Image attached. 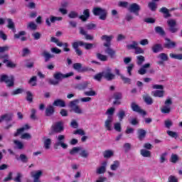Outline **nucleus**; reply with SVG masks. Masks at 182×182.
Listing matches in <instances>:
<instances>
[{
  "label": "nucleus",
  "mask_w": 182,
  "mask_h": 182,
  "mask_svg": "<svg viewBox=\"0 0 182 182\" xmlns=\"http://www.w3.org/2000/svg\"><path fill=\"white\" fill-rule=\"evenodd\" d=\"M79 16V14H77V12L76 11H72L69 13L68 14V17L70 18V19H75L76 18H78Z\"/></svg>",
  "instance_id": "48"
},
{
  "label": "nucleus",
  "mask_w": 182,
  "mask_h": 182,
  "mask_svg": "<svg viewBox=\"0 0 182 182\" xmlns=\"http://www.w3.org/2000/svg\"><path fill=\"white\" fill-rule=\"evenodd\" d=\"M14 144L17 146L19 150H22V149H23V144L20 141L15 140Z\"/></svg>",
  "instance_id": "64"
},
{
  "label": "nucleus",
  "mask_w": 182,
  "mask_h": 182,
  "mask_svg": "<svg viewBox=\"0 0 182 182\" xmlns=\"http://www.w3.org/2000/svg\"><path fill=\"white\" fill-rule=\"evenodd\" d=\"M0 83H5L7 87H13L15 86V77L14 75H8L6 74H1L0 75Z\"/></svg>",
  "instance_id": "2"
},
{
  "label": "nucleus",
  "mask_w": 182,
  "mask_h": 182,
  "mask_svg": "<svg viewBox=\"0 0 182 182\" xmlns=\"http://www.w3.org/2000/svg\"><path fill=\"white\" fill-rule=\"evenodd\" d=\"M148 6L149 8V9H151V11H152L153 12H154V11H156L157 9V4H156L154 2H149L148 4Z\"/></svg>",
  "instance_id": "49"
},
{
  "label": "nucleus",
  "mask_w": 182,
  "mask_h": 182,
  "mask_svg": "<svg viewBox=\"0 0 182 182\" xmlns=\"http://www.w3.org/2000/svg\"><path fill=\"white\" fill-rule=\"evenodd\" d=\"M73 68L75 70H77L79 73H85V72H91L93 70L91 68L82 66V63H75L73 64Z\"/></svg>",
  "instance_id": "5"
},
{
  "label": "nucleus",
  "mask_w": 182,
  "mask_h": 182,
  "mask_svg": "<svg viewBox=\"0 0 182 182\" xmlns=\"http://www.w3.org/2000/svg\"><path fill=\"white\" fill-rule=\"evenodd\" d=\"M80 151V147H73L70 151V154L71 156H73L76 154V153L79 152Z\"/></svg>",
  "instance_id": "60"
},
{
  "label": "nucleus",
  "mask_w": 182,
  "mask_h": 182,
  "mask_svg": "<svg viewBox=\"0 0 182 182\" xmlns=\"http://www.w3.org/2000/svg\"><path fill=\"white\" fill-rule=\"evenodd\" d=\"M26 95V101L32 103V102H33V95L32 94V92H31V91H27Z\"/></svg>",
  "instance_id": "44"
},
{
  "label": "nucleus",
  "mask_w": 182,
  "mask_h": 182,
  "mask_svg": "<svg viewBox=\"0 0 182 182\" xmlns=\"http://www.w3.org/2000/svg\"><path fill=\"white\" fill-rule=\"evenodd\" d=\"M107 166V161H103L102 166L97 169V174H104L106 173V167Z\"/></svg>",
  "instance_id": "24"
},
{
  "label": "nucleus",
  "mask_w": 182,
  "mask_h": 182,
  "mask_svg": "<svg viewBox=\"0 0 182 182\" xmlns=\"http://www.w3.org/2000/svg\"><path fill=\"white\" fill-rule=\"evenodd\" d=\"M114 129L116 130V132H118V133H120L122 132V124L119 122H117L114 124Z\"/></svg>",
  "instance_id": "55"
},
{
  "label": "nucleus",
  "mask_w": 182,
  "mask_h": 182,
  "mask_svg": "<svg viewBox=\"0 0 182 182\" xmlns=\"http://www.w3.org/2000/svg\"><path fill=\"white\" fill-rule=\"evenodd\" d=\"M92 14L95 16H100L99 19L101 21H106L107 18V10L101 7H95L92 9Z\"/></svg>",
  "instance_id": "3"
},
{
  "label": "nucleus",
  "mask_w": 182,
  "mask_h": 182,
  "mask_svg": "<svg viewBox=\"0 0 182 182\" xmlns=\"http://www.w3.org/2000/svg\"><path fill=\"white\" fill-rule=\"evenodd\" d=\"M87 87H89V82H81L76 85V89H78V90H86Z\"/></svg>",
  "instance_id": "29"
},
{
  "label": "nucleus",
  "mask_w": 182,
  "mask_h": 182,
  "mask_svg": "<svg viewBox=\"0 0 182 182\" xmlns=\"http://www.w3.org/2000/svg\"><path fill=\"white\" fill-rule=\"evenodd\" d=\"M165 43L164 44V48L166 49H173V48H176L177 46V44L176 42L172 41L170 38H165Z\"/></svg>",
  "instance_id": "15"
},
{
  "label": "nucleus",
  "mask_w": 182,
  "mask_h": 182,
  "mask_svg": "<svg viewBox=\"0 0 182 182\" xmlns=\"http://www.w3.org/2000/svg\"><path fill=\"white\" fill-rule=\"evenodd\" d=\"M164 124H165V127H166V129H170V127L171 126H173V122H171V120H170V119H166L164 122Z\"/></svg>",
  "instance_id": "63"
},
{
  "label": "nucleus",
  "mask_w": 182,
  "mask_h": 182,
  "mask_svg": "<svg viewBox=\"0 0 182 182\" xmlns=\"http://www.w3.org/2000/svg\"><path fill=\"white\" fill-rule=\"evenodd\" d=\"M104 77V73H100L94 76V80L97 82H102V79Z\"/></svg>",
  "instance_id": "43"
},
{
  "label": "nucleus",
  "mask_w": 182,
  "mask_h": 182,
  "mask_svg": "<svg viewBox=\"0 0 182 182\" xmlns=\"http://www.w3.org/2000/svg\"><path fill=\"white\" fill-rule=\"evenodd\" d=\"M96 57L99 60H101V62H107V55H103L100 53H97L96 54Z\"/></svg>",
  "instance_id": "34"
},
{
  "label": "nucleus",
  "mask_w": 182,
  "mask_h": 182,
  "mask_svg": "<svg viewBox=\"0 0 182 182\" xmlns=\"http://www.w3.org/2000/svg\"><path fill=\"white\" fill-rule=\"evenodd\" d=\"M113 38L114 36L112 35H104L101 36V41H104L105 42H106L103 44L105 48H110V46H112V41L113 40Z\"/></svg>",
  "instance_id": "13"
},
{
  "label": "nucleus",
  "mask_w": 182,
  "mask_h": 182,
  "mask_svg": "<svg viewBox=\"0 0 182 182\" xmlns=\"http://www.w3.org/2000/svg\"><path fill=\"white\" fill-rule=\"evenodd\" d=\"M120 77H121L122 80H123V82L124 84L130 85V83H132V80L130 78L124 77L123 75H121Z\"/></svg>",
  "instance_id": "51"
},
{
  "label": "nucleus",
  "mask_w": 182,
  "mask_h": 182,
  "mask_svg": "<svg viewBox=\"0 0 182 182\" xmlns=\"http://www.w3.org/2000/svg\"><path fill=\"white\" fill-rule=\"evenodd\" d=\"M23 92V89L22 88H17L16 90H14L11 92L12 96H16V95H21Z\"/></svg>",
  "instance_id": "59"
},
{
  "label": "nucleus",
  "mask_w": 182,
  "mask_h": 182,
  "mask_svg": "<svg viewBox=\"0 0 182 182\" xmlns=\"http://www.w3.org/2000/svg\"><path fill=\"white\" fill-rule=\"evenodd\" d=\"M177 161H178V156L177 154H173L171 156V162L176 164Z\"/></svg>",
  "instance_id": "58"
},
{
  "label": "nucleus",
  "mask_w": 182,
  "mask_h": 182,
  "mask_svg": "<svg viewBox=\"0 0 182 182\" xmlns=\"http://www.w3.org/2000/svg\"><path fill=\"white\" fill-rule=\"evenodd\" d=\"M53 106H55L57 107H66V102L63 100L57 99L53 102Z\"/></svg>",
  "instance_id": "18"
},
{
  "label": "nucleus",
  "mask_w": 182,
  "mask_h": 182,
  "mask_svg": "<svg viewBox=\"0 0 182 182\" xmlns=\"http://www.w3.org/2000/svg\"><path fill=\"white\" fill-rule=\"evenodd\" d=\"M166 133L170 137H172V139H177V137H178V134L176 132L167 131Z\"/></svg>",
  "instance_id": "47"
},
{
  "label": "nucleus",
  "mask_w": 182,
  "mask_h": 182,
  "mask_svg": "<svg viewBox=\"0 0 182 182\" xmlns=\"http://www.w3.org/2000/svg\"><path fill=\"white\" fill-rule=\"evenodd\" d=\"M169 56L172 59H177L178 60H182V54L170 53Z\"/></svg>",
  "instance_id": "46"
},
{
  "label": "nucleus",
  "mask_w": 182,
  "mask_h": 182,
  "mask_svg": "<svg viewBox=\"0 0 182 182\" xmlns=\"http://www.w3.org/2000/svg\"><path fill=\"white\" fill-rule=\"evenodd\" d=\"M79 31L80 35H82V36H85L87 41H93V36L87 34V32L85 31V28L83 27H79Z\"/></svg>",
  "instance_id": "17"
},
{
  "label": "nucleus",
  "mask_w": 182,
  "mask_h": 182,
  "mask_svg": "<svg viewBox=\"0 0 182 182\" xmlns=\"http://www.w3.org/2000/svg\"><path fill=\"white\" fill-rule=\"evenodd\" d=\"M164 105H165L161 109V112L164 114H168L170 112H171V107L170 106L173 105V101L171 100V98L166 99Z\"/></svg>",
  "instance_id": "6"
},
{
  "label": "nucleus",
  "mask_w": 182,
  "mask_h": 182,
  "mask_svg": "<svg viewBox=\"0 0 182 182\" xmlns=\"http://www.w3.org/2000/svg\"><path fill=\"white\" fill-rule=\"evenodd\" d=\"M112 122H113V117L108 116L107 119L105 120V127L109 132H110V130H112Z\"/></svg>",
  "instance_id": "19"
},
{
  "label": "nucleus",
  "mask_w": 182,
  "mask_h": 182,
  "mask_svg": "<svg viewBox=\"0 0 182 182\" xmlns=\"http://www.w3.org/2000/svg\"><path fill=\"white\" fill-rule=\"evenodd\" d=\"M117 116L119 122H122L123 119L126 117V112L123 109H120L117 113Z\"/></svg>",
  "instance_id": "33"
},
{
  "label": "nucleus",
  "mask_w": 182,
  "mask_h": 182,
  "mask_svg": "<svg viewBox=\"0 0 182 182\" xmlns=\"http://www.w3.org/2000/svg\"><path fill=\"white\" fill-rule=\"evenodd\" d=\"M6 68H10L11 69H15L16 68V64H15L12 60H9L6 63Z\"/></svg>",
  "instance_id": "53"
},
{
  "label": "nucleus",
  "mask_w": 182,
  "mask_h": 182,
  "mask_svg": "<svg viewBox=\"0 0 182 182\" xmlns=\"http://www.w3.org/2000/svg\"><path fill=\"white\" fill-rule=\"evenodd\" d=\"M54 114H55V107H53V105H49L46 109V116L47 117H49L50 116H53Z\"/></svg>",
  "instance_id": "25"
},
{
  "label": "nucleus",
  "mask_w": 182,
  "mask_h": 182,
  "mask_svg": "<svg viewBox=\"0 0 182 182\" xmlns=\"http://www.w3.org/2000/svg\"><path fill=\"white\" fill-rule=\"evenodd\" d=\"M155 32L158 33V35H160V36H166V31H164V29L161 26L155 27Z\"/></svg>",
  "instance_id": "32"
},
{
  "label": "nucleus",
  "mask_w": 182,
  "mask_h": 182,
  "mask_svg": "<svg viewBox=\"0 0 182 182\" xmlns=\"http://www.w3.org/2000/svg\"><path fill=\"white\" fill-rule=\"evenodd\" d=\"M84 94L85 95V96H96V95H97V93H96V91L92 90L85 92Z\"/></svg>",
  "instance_id": "62"
},
{
  "label": "nucleus",
  "mask_w": 182,
  "mask_h": 182,
  "mask_svg": "<svg viewBox=\"0 0 182 182\" xmlns=\"http://www.w3.org/2000/svg\"><path fill=\"white\" fill-rule=\"evenodd\" d=\"M42 56L44 57L45 62H49L50 59H53V58H55V55L50 54L49 52L44 50L42 53Z\"/></svg>",
  "instance_id": "28"
},
{
  "label": "nucleus",
  "mask_w": 182,
  "mask_h": 182,
  "mask_svg": "<svg viewBox=\"0 0 182 182\" xmlns=\"http://www.w3.org/2000/svg\"><path fill=\"white\" fill-rule=\"evenodd\" d=\"M26 32L25 31H21L17 34H14V39H19L21 36H25Z\"/></svg>",
  "instance_id": "54"
},
{
  "label": "nucleus",
  "mask_w": 182,
  "mask_h": 182,
  "mask_svg": "<svg viewBox=\"0 0 182 182\" xmlns=\"http://www.w3.org/2000/svg\"><path fill=\"white\" fill-rule=\"evenodd\" d=\"M143 100L148 105H153V98H151V97H150L148 94L143 95Z\"/></svg>",
  "instance_id": "31"
},
{
  "label": "nucleus",
  "mask_w": 182,
  "mask_h": 182,
  "mask_svg": "<svg viewBox=\"0 0 182 182\" xmlns=\"http://www.w3.org/2000/svg\"><path fill=\"white\" fill-rule=\"evenodd\" d=\"M36 82H37V77L33 76L28 81L29 85H31V86H36Z\"/></svg>",
  "instance_id": "52"
},
{
  "label": "nucleus",
  "mask_w": 182,
  "mask_h": 182,
  "mask_svg": "<svg viewBox=\"0 0 182 182\" xmlns=\"http://www.w3.org/2000/svg\"><path fill=\"white\" fill-rule=\"evenodd\" d=\"M152 52L154 53H159V52L163 50V46H161V44H154L152 48Z\"/></svg>",
  "instance_id": "30"
},
{
  "label": "nucleus",
  "mask_w": 182,
  "mask_h": 182,
  "mask_svg": "<svg viewBox=\"0 0 182 182\" xmlns=\"http://www.w3.org/2000/svg\"><path fill=\"white\" fill-rule=\"evenodd\" d=\"M129 11L131 14H134L136 16H139V12L141 11V7L137 3H132L129 7Z\"/></svg>",
  "instance_id": "9"
},
{
  "label": "nucleus",
  "mask_w": 182,
  "mask_h": 182,
  "mask_svg": "<svg viewBox=\"0 0 182 182\" xmlns=\"http://www.w3.org/2000/svg\"><path fill=\"white\" fill-rule=\"evenodd\" d=\"M139 45V43H137L136 41H132V44H129L127 46V48L130 50L132 49H134V50H136V48H137Z\"/></svg>",
  "instance_id": "39"
},
{
  "label": "nucleus",
  "mask_w": 182,
  "mask_h": 182,
  "mask_svg": "<svg viewBox=\"0 0 182 182\" xmlns=\"http://www.w3.org/2000/svg\"><path fill=\"white\" fill-rule=\"evenodd\" d=\"M105 53H107L111 59L116 58V50H113V48L110 47H107Z\"/></svg>",
  "instance_id": "22"
},
{
  "label": "nucleus",
  "mask_w": 182,
  "mask_h": 182,
  "mask_svg": "<svg viewBox=\"0 0 182 182\" xmlns=\"http://www.w3.org/2000/svg\"><path fill=\"white\" fill-rule=\"evenodd\" d=\"M62 19H63V18H62V17L50 16V18H47L46 19V23L47 26H51V25H52L51 23H55L56 21H62Z\"/></svg>",
  "instance_id": "16"
},
{
  "label": "nucleus",
  "mask_w": 182,
  "mask_h": 182,
  "mask_svg": "<svg viewBox=\"0 0 182 182\" xmlns=\"http://www.w3.org/2000/svg\"><path fill=\"white\" fill-rule=\"evenodd\" d=\"M119 166H120V162H119V161H114V164L111 165L110 168L111 170H112V171H116V170L119 168Z\"/></svg>",
  "instance_id": "40"
},
{
  "label": "nucleus",
  "mask_w": 182,
  "mask_h": 182,
  "mask_svg": "<svg viewBox=\"0 0 182 182\" xmlns=\"http://www.w3.org/2000/svg\"><path fill=\"white\" fill-rule=\"evenodd\" d=\"M50 144H52V140L48 138L44 140V147L46 150L50 149Z\"/></svg>",
  "instance_id": "42"
},
{
  "label": "nucleus",
  "mask_w": 182,
  "mask_h": 182,
  "mask_svg": "<svg viewBox=\"0 0 182 182\" xmlns=\"http://www.w3.org/2000/svg\"><path fill=\"white\" fill-rule=\"evenodd\" d=\"M112 99H114L113 105L114 106H119V105H122V99H123V94L120 92H116L112 95Z\"/></svg>",
  "instance_id": "11"
},
{
  "label": "nucleus",
  "mask_w": 182,
  "mask_h": 182,
  "mask_svg": "<svg viewBox=\"0 0 182 182\" xmlns=\"http://www.w3.org/2000/svg\"><path fill=\"white\" fill-rule=\"evenodd\" d=\"M144 60H146V58H144V56L143 55L136 56V65H138V66H141Z\"/></svg>",
  "instance_id": "36"
},
{
  "label": "nucleus",
  "mask_w": 182,
  "mask_h": 182,
  "mask_svg": "<svg viewBox=\"0 0 182 182\" xmlns=\"http://www.w3.org/2000/svg\"><path fill=\"white\" fill-rule=\"evenodd\" d=\"M131 109L133 112L139 113V114H141L142 116H146V114H147V112L142 109L141 107H140V106L136 103V102H132L131 103Z\"/></svg>",
  "instance_id": "7"
},
{
  "label": "nucleus",
  "mask_w": 182,
  "mask_h": 182,
  "mask_svg": "<svg viewBox=\"0 0 182 182\" xmlns=\"http://www.w3.org/2000/svg\"><path fill=\"white\" fill-rule=\"evenodd\" d=\"M77 103H79V100L76 99L73 101H70L68 106L77 114H82V113H83V111L82 110V109H80V107L77 105Z\"/></svg>",
  "instance_id": "4"
},
{
  "label": "nucleus",
  "mask_w": 182,
  "mask_h": 182,
  "mask_svg": "<svg viewBox=\"0 0 182 182\" xmlns=\"http://www.w3.org/2000/svg\"><path fill=\"white\" fill-rule=\"evenodd\" d=\"M85 28L87 31H92V29H95L96 28V24L90 23L85 25Z\"/></svg>",
  "instance_id": "61"
},
{
  "label": "nucleus",
  "mask_w": 182,
  "mask_h": 182,
  "mask_svg": "<svg viewBox=\"0 0 182 182\" xmlns=\"http://www.w3.org/2000/svg\"><path fill=\"white\" fill-rule=\"evenodd\" d=\"M114 74L112 73V70L108 69L106 73H104V77L106 80L110 81L114 79Z\"/></svg>",
  "instance_id": "21"
},
{
  "label": "nucleus",
  "mask_w": 182,
  "mask_h": 182,
  "mask_svg": "<svg viewBox=\"0 0 182 182\" xmlns=\"http://www.w3.org/2000/svg\"><path fill=\"white\" fill-rule=\"evenodd\" d=\"M154 97H164V90H156L154 92Z\"/></svg>",
  "instance_id": "37"
},
{
  "label": "nucleus",
  "mask_w": 182,
  "mask_h": 182,
  "mask_svg": "<svg viewBox=\"0 0 182 182\" xmlns=\"http://www.w3.org/2000/svg\"><path fill=\"white\" fill-rule=\"evenodd\" d=\"M138 139L140 141H143L146 138L147 132L143 129H139L137 130Z\"/></svg>",
  "instance_id": "23"
},
{
  "label": "nucleus",
  "mask_w": 182,
  "mask_h": 182,
  "mask_svg": "<svg viewBox=\"0 0 182 182\" xmlns=\"http://www.w3.org/2000/svg\"><path fill=\"white\" fill-rule=\"evenodd\" d=\"M159 12H161V14H164V18H165L166 19H167V18H171L170 11L166 7L161 8L159 9Z\"/></svg>",
  "instance_id": "26"
},
{
  "label": "nucleus",
  "mask_w": 182,
  "mask_h": 182,
  "mask_svg": "<svg viewBox=\"0 0 182 182\" xmlns=\"http://www.w3.org/2000/svg\"><path fill=\"white\" fill-rule=\"evenodd\" d=\"M27 28H29L30 29H31V31H36L38 26H36V24L33 22H30L28 24Z\"/></svg>",
  "instance_id": "57"
},
{
  "label": "nucleus",
  "mask_w": 182,
  "mask_h": 182,
  "mask_svg": "<svg viewBox=\"0 0 182 182\" xmlns=\"http://www.w3.org/2000/svg\"><path fill=\"white\" fill-rule=\"evenodd\" d=\"M0 59H2V63H5V64L8 63V62H9V60H11L10 58H9V55H8V54H4V55H1L0 57Z\"/></svg>",
  "instance_id": "45"
},
{
  "label": "nucleus",
  "mask_w": 182,
  "mask_h": 182,
  "mask_svg": "<svg viewBox=\"0 0 182 182\" xmlns=\"http://www.w3.org/2000/svg\"><path fill=\"white\" fill-rule=\"evenodd\" d=\"M43 172L41 170L34 171L31 172V176L33 178V182H41V177H42Z\"/></svg>",
  "instance_id": "14"
},
{
  "label": "nucleus",
  "mask_w": 182,
  "mask_h": 182,
  "mask_svg": "<svg viewBox=\"0 0 182 182\" xmlns=\"http://www.w3.org/2000/svg\"><path fill=\"white\" fill-rule=\"evenodd\" d=\"M7 28H9V29H12V31H15V23H14L12 18H7Z\"/></svg>",
  "instance_id": "35"
},
{
  "label": "nucleus",
  "mask_w": 182,
  "mask_h": 182,
  "mask_svg": "<svg viewBox=\"0 0 182 182\" xmlns=\"http://www.w3.org/2000/svg\"><path fill=\"white\" fill-rule=\"evenodd\" d=\"M51 129L54 133H62L65 130V127L63 126V122L59 121L55 122L54 125H52Z\"/></svg>",
  "instance_id": "8"
},
{
  "label": "nucleus",
  "mask_w": 182,
  "mask_h": 182,
  "mask_svg": "<svg viewBox=\"0 0 182 182\" xmlns=\"http://www.w3.org/2000/svg\"><path fill=\"white\" fill-rule=\"evenodd\" d=\"M64 140L65 135H59L58 137V141H57L54 145L55 149H58L59 146H60L63 149H68V144H65Z\"/></svg>",
  "instance_id": "12"
},
{
  "label": "nucleus",
  "mask_w": 182,
  "mask_h": 182,
  "mask_svg": "<svg viewBox=\"0 0 182 182\" xmlns=\"http://www.w3.org/2000/svg\"><path fill=\"white\" fill-rule=\"evenodd\" d=\"M50 41L53 43H56L57 46H59L60 48H62V46H63V43L59 41V40L55 37H51Z\"/></svg>",
  "instance_id": "41"
},
{
  "label": "nucleus",
  "mask_w": 182,
  "mask_h": 182,
  "mask_svg": "<svg viewBox=\"0 0 182 182\" xmlns=\"http://www.w3.org/2000/svg\"><path fill=\"white\" fill-rule=\"evenodd\" d=\"M134 68V64L131 63L127 67V73L129 76H132V70H133Z\"/></svg>",
  "instance_id": "56"
},
{
  "label": "nucleus",
  "mask_w": 182,
  "mask_h": 182,
  "mask_svg": "<svg viewBox=\"0 0 182 182\" xmlns=\"http://www.w3.org/2000/svg\"><path fill=\"white\" fill-rule=\"evenodd\" d=\"M103 156H104L105 159H110V157H112V156H113V151H112L110 150H107L104 152Z\"/></svg>",
  "instance_id": "50"
},
{
  "label": "nucleus",
  "mask_w": 182,
  "mask_h": 182,
  "mask_svg": "<svg viewBox=\"0 0 182 182\" xmlns=\"http://www.w3.org/2000/svg\"><path fill=\"white\" fill-rule=\"evenodd\" d=\"M140 153L143 157H151V152L146 149H141Z\"/></svg>",
  "instance_id": "38"
},
{
  "label": "nucleus",
  "mask_w": 182,
  "mask_h": 182,
  "mask_svg": "<svg viewBox=\"0 0 182 182\" xmlns=\"http://www.w3.org/2000/svg\"><path fill=\"white\" fill-rule=\"evenodd\" d=\"M79 46H85V49L89 50L93 48V43H85L82 41H75L72 43V47L77 56H82L83 51L79 48Z\"/></svg>",
  "instance_id": "1"
},
{
  "label": "nucleus",
  "mask_w": 182,
  "mask_h": 182,
  "mask_svg": "<svg viewBox=\"0 0 182 182\" xmlns=\"http://www.w3.org/2000/svg\"><path fill=\"white\" fill-rule=\"evenodd\" d=\"M90 16V12L89 11V9H85L83 11V15H81L79 16L80 19H81V21H82V22H86V21H87V19H89Z\"/></svg>",
  "instance_id": "20"
},
{
  "label": "nucleus",
  "mask_w": 182,
  "mask_h": 182,
  "mask_svg": "<svg viewBox=\"0 0 182 182\" xmlns=\"http://www.w3.org/2000/svg\"><path fill=\"white\" fill-rule=\"evenodd\" d=\"M73 72L68 73L67 74H62L60 72H57L53 75L54 79L58 81L62 80V79H66L67 77H70V76H73Z\"/></svg>",
  "instance_id": "10"
},
{
  "label": "nucleus",
  "mask_w": 182,
  "mask_h": 182,
  "mask_svg": "<svg viewBox=\"0 0 182 182\" xmlns=\"http://www.w3.org/2000/svg\"><path fill=\"white\" fill-rule=\"evenodd\" d=\"M12 117V114H4L0 117V123H2L4 120H6V122H11Z\"/></svg>",
  "instance_id": "27"
}]
</instances>
